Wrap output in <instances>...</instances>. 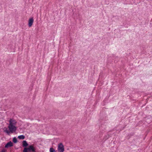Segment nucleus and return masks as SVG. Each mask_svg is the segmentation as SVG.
Wrapping results in <instances>:
<instances>
[{
  "mask_svg": "<svg viewBox=\"0 0 152 152\" xmlns=\"http://www.w3.org/2000/svg\"><path fill=\"white\" fill-rule=\"evenodd\" d=\"M9 124L8 128L11 133L15 132L17 130V121L13 119L10 118L9 121Z\"/></svg>",
  "mask_w": 152,
  "mask_h": 152,
  "instance_id": "obj_1",
  "label": "nucleus"
},
{
  "mask_svg": "<svg viewBox=\"0 0 152 152\" xmlns=\"http://www.w3.org/2000/svg\"><path fill=\"white\" fill-rule=\"evenodd\" d=\"M35 149L32 145H30L28 148H24L23 152H30L31 151L34 152Z\"/></svg>",
  "mask_w": 152,
  "mask_h": 152,
  "instance_id": "obj_2",
  "label": "nucleus"
},
{
  "mask_svg": "<svg viewBox=\"0 0 152 152\" xmlns=\"http://www.w3.org/2000/svg\"><path fill=\"white\" fill-rule=\"evenodd\" d=\"M58 152H64V145L62 143H60L58 145Z\"/></svg>",
  "mask_w": 152,
  "mask_h": 152,
  "instance_id": "obj_3",
  "label": "nucleus"
},
{
  "mask_svg": "<svg viewBox=\"0 0 152 152\" xmlns=\"http://www.w3.org/2000/svg\"><path fill=\"white\" fill-rule=\"evenodd\" d=\"M34 20L33 18H30L28 20V26L29 27H31L33 23Z\"/></svg>",
  "mask_w": 152,
  "mask_h": 152,
  "instance_id": "obj_4",
  "label": "nucleus"
},
{
  "mask_svg": "<svg viewBox=\"0 0 152 152\" xmlns=\"http://www.w3.org/2000/svg\"><path fill=\"white\" fill-rule=\"evenodd\" d=\"M13 145V143L11 141H10L6 144L5 146V148H8L12 146Z\"/></svg>",
  "mask_w": 152,
  "mask_h": 152,
  "instance_id": "obj_5",
  "label": "nucleus"
},
{
  "mask_svg": "<svg viewBox=\"0 0 152 152\" xmlns=\"http://www.w3.org/2000/svg\"><path fill=\"white\" fill-rule=\"evenodd\" d=\"M28 145V143H27V141L26 140H23L22 142V145L23 147L26 148Z\"/></svg>",
  "mask_w": 152,
  "mask_h": 152,
  "instance_id": "obj_6",
  "label": "nucleus"
},
{
  "mask_svg": "<svg viewBox=\"0 0 152 152\" xmlns=\"http://www.w3.org/2000/svg\"><path fill=\"white\" fill-rule=\"evenodd\" d=\"M25 137L24 135H20L18 137V138L20 139H24L25 138Z\"/></svg>",
  "mask_w": 152,
  "mask_h": 152,
  "instance_id": "obj_7",
  "label": "nucleus"
},
{
  "mask_svg": "<svg viewBox=\"0 0 152 152\" xmlns=\"http://www.w3.org/2000/svg\"><path fill=\"white\" fill-rule=\"evenodd\" d=\"M4 132H5L7 134H9L10 132H11L10 131H9L7 129V128H6L5 130H4Z\"/></svg>",
  "mask_w": 152,
  "mask_h": 152,
  "instance_id": "obj_8",
  "label": "nucleus"
},
{
  "mask_svg": "<svg viewBox=\"0 0 152 152\" xmlns=\"http://www.w3.org/2000/svg\"><path fill=\"white\" fill-rule=\"evenodd\" d=\"M13 141L14 143H16L17 142V140L15 137L13 138Z\"/></svg>",
  "mask_w": 152,
  "mask_h": 152,
  "instance_id": "obj_9",
  "label": "nucleus"
},
{
  "mask_svg": "<svg viewBox=\"0 0 152 152\" xmlns=\"http://www.w3.org/2000/svg\"><path fill=\"white\" fill-rule=\"evenodd\" d=\"M50 152H56L55 150L52 148H50Z\"/></svg>",
  "mask_w": 152,
  "mask_h": 152,
  "instance_id": "obj_10",
  "label": "nucleus"
},
{
  "mask_svg": "<svg viewBox=\"0 0 152 152\" xmlns=\"http://www.w3.org/2000/svg\"><path fill=\"white\" fill-rule=\"evenodd\" d=\"M148 117H147L145 119L146 121H147V119H148ZM151 120H150V121H147V122L148 123H149L150 122H151Z\"/></svg>",
  "mask_w": 152,
  "mask_h": 152,
  "instance_id": "obj_11",
  "label": "nucleus"
},
{
  "mask_svg": "<svg viewBox=\"0 0 152 152\" xmlns=\"http://www.w3.org/2000/svg\"><path fill=\"white\" fill-rule=\"evenodd\" d=\"M1 152H6L4 149H2Z\"/></svg>",
  "mask_w": 152,
  "mask_h": 152,
  "instance_id": "obj_12",
  "label": "nucleus"
}]
</instances>
